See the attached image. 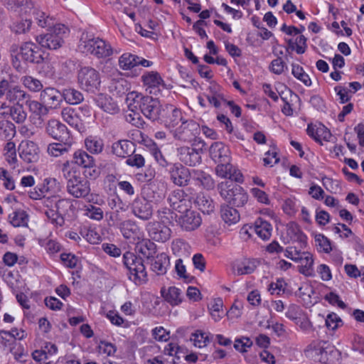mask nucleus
<instances>
[{
    "label": "nucleus",
    "mask_w": 364,
    "mask_h": 364,
    "mask_svg": "<svg viewBox=\"0 0 364 364\" xmlns=\"http://www.w3.org/2000/svg\"><path fill=\"white\" fill-rule=\"evenodd\" d=\"M61 171L66 181V191L69 195L75 198H85L90 195V182L81 177L75 167L70 166V161L67 160L62 164Z\"/></svg>",
    "instance_id": "1"
},
{
    "label": "nucleus",
    "mask_w": 364,
    "mask_h": 364,
    "mask_svg": "<svg viewBox=\"0 0 364 364\" xmlns=\"http://www.w3.org/2000/svg\"><path fill=\"white\" fill-rule=\"evenodd\" d=\"M123 263L129 270V279L136 285H141L147 282V272L141 257L132 252H126L123 255Z\"/></svg>",
    "instance_id": "2"
},
{
    "label": "nucleus",
    "mask_w": 364,
    "mask_h": 364,
    "mask_svg": "<svg viewBox=\"0 0 364 364\" xmlns=\"http://www.w3.org/2000/svg\"><path fill=\"white\" fill-rule=\"evenodd\" d=\"M218 188L220 196L230 205L242 207L248 200V195L242 187L239 185L221 182Z\"/></svg>",
    "instance_id": "3"
},
{
    "label": "nucleus",
    "mask_w": 364,
    "mask_h": 364,
    "mask_svg": "<svg viewBox=\"0 0 364 364\" xmlns=\"http://www.w3.org/2000/svg\"><path fill=\"white\" fill-rule=\"evenodd\" d=\"M79 48L86 53H89L98 58L109 57L113 53L111 45L100 38H81Z\"/></svg>",
    "instance_id": "4"
},
{
    "label": "nucleus",
    "mask_w": 364,
    "mask_h": 364,
    "mask_svg": "<svg viewBox=\"0 0 364 364\" xmlns=\"http://www.w3.org/2000/svg\"><path fill=\"white\" fill-rule=\"evenodd\" d=\"M141 113L152 122H159L164 105L160 104L156 98L150 96H141L136 97Z\"/></svg>",
    "instance_id": "5"
},
{
    "label": "nucleus",
    "mask_w": 364,
    "mask_h": 364,
    "mask_svg": "<svg viewBox=\"0 0 364 364\" xmlns=\"http://www.w3.org/2000/svg\"><path fill=\"white\" fill-rule=\"evenodd\" d=\"M77 82L82 90L94 93L100 90V73L91 67L81 68L77 73Z\"/></svg>",
    "instance_id": "6"
},
{
    "label": "nucleus",
    "mask_w": 364,
    "mask_h": 364,
    "mask_svg": "<svg viewBox=\"0 0 364 364\" xmlns=\"http://www.w3.org/2000/svg\"><path fill=\"white\" fill-rule=\"evenodd\" d=\"M192 198L184 190L176 189L169 193L167 200L173 210L183 213L191 207Z\"/></svg>",
    "instance_id": "7"
},
{
    "label": "nucleus",
    "mask_w": 364,
    "mask_h": 364,
    "mask_svg": "<svg viewBox=\"0 0 364 364\" xmlns=\"http://www.w3.org/2000/svg\"><path fill=\"white\" fill-rule=\"evenodd\" d=\"M173 137L181 141H192L199 133V125L193 120H183L171 131Z\"/></svg>",
    "instance_id": "8"
},
{
    "label": "nucleus",
    "mask_w": 364,
    "mask_h": 364,
    "mask_svg": "<svg viewBox=\"0 0 364 364\" xmlns=\"http://www.w3.org/2000/svg\"><path fill=\"white\" fill-rule=\"evenodd\" d=\"M168 171L171 181L176 186L184 187L189 184L192 171L181 164H170Z\"/></svg>",
    "instance_id": "9"
},
{
    "label": "nucleus",
    "mask_w": 364,
    "mask_h": 364,
    "mask_svg": "<svg viewBox=\"0 0 364 364\" xmlns=\"http://www.w3.org/2000/svg\"><path fill=\"white\" fill-rule=\"evenodd\" d=\"M141 80L146 87V90L151 95L157 96L161 90L166 88L164 80L158 72H146L141 76Z\"/></svg>",
    "instance_id": "10"
},
{
    "label": "nucleus",
    "mask_w": 364,
    "mask_h": 364,
    "mask_svg": "<svg viewBox=\"0 0 364 364\" xmlns=\"http://www.w3.org/2000/svg\"><path fill=\"white\" fill-rule=\"evenodd\" d=\"M146 230L151 239L159 242H166L171 235V230L164 224V221L149 222L146 226Z\"/></svg>",
    "instance_id": "11"
},
{
    "label": "nucleus",
    "mask_w": 364,
    "mask_h": 364,
    "mask_svg": "<svg viewBox=\"0 0 364 364\" xmlns=\"http://www.w3.org/2000/svg\"><path fill=\"white\" fill-rule=\"evenodd\" d=\"M160 124L169 129H175L184 119L181 109L176 108L172 105H164Z\"/></svg>",
    "instance_id": "12"
},
{
    "label": "nucleus",
    "mask_w": 364,
    "mask_h": 364,
    "mask_svg": "<svg viewBox=\"0 0 364 364\" xmlns=\"http://www.w3.org/2000/svg\"><path fill=\"white\" fill-rule=\"evenodd\" d=\"M40 100L45 105L48 111L58 109L63 101V92L54 87H46L41 91Z\"/></svg>",
    "instance_id": "13"
},
{
    "label": "nucleus",
    "mask_w": 364,
    "mask_h": 364,
    "mask_svg": "<svg viewBox=\"0 0 364 364\" xmlns=\"http://www.w3.org/2000/svg\"><path fill=\"white\" fill-rule=\"evenodd\" d=\"M46 132L53 139L63 141L70 139L67 127L56 119H50L46 124Z\"/></svg>",
    "instance_id": "14"
},
{
    "label": "nucleus",
    "mask_w": 364,
    "mask_h": 364,
    "mask_svg": "<svg viewBox=\"0 0 364 364\" xmlns=\"http://www.w3.org/2000/svg\"><path fill=\"white\" fill-rule=\"evenodd\" d=\"M130 89L129 82L123 77L112 79L109 85V90L114 95L121 97L127 95V100L132 97L134 100H136V97H139V95L134 92H130Z\"/></svg>",
    "instance_id": "15"
},
{
    "label": "nucleus",
    "mask_w": 364,
    "mask_h": 364,
    "mask_svg": "<svg viewBox=\"0 0 364 364\" xmlns=\"http://www.w3.org/2000/svg\"><path fill=\"white\" fill-rule=\"evenodd\" d=\"M177 151L179 160L186 166H195L201 162L202 149L181 146Z\"/></svg>",
    "instance_id": "16"
},
{
    "label": "nucleus",
    "mask_w": 364,
    "mask_h": 364,
    "mask_svg": "<svg viewBox=\"0 0 364 364\" xmlns=\"http://www.w3.org/2000/svg\"><path fill=\"white\" fill-rule=\"evenodd\" d=\"M132 212L138 218L148 220L153 215L152 205L144 198H136L132 203Z\"/></svg>",
    "instance_id": "17"
},
{
    "label": "nucleus",
    "mask_w": 364,
    "mask_h": 364,
    "mask_svg": "<svg viewBox=\"0 0 364 364\" xmlns=\"http://www.w3.org/2000/svg\"><path fill=\"white\" fill-rule=\"evenodd\" d=\"M178 218V223L182 229L192 231L197 229L202 223L200 215L193 210H187Z\"/></svg>",
    "instance_id": "18"
},
{
    "label": "nucleus",
    "mask_w": 364,
    "mask_h": 364,
    "mask_svg": "<svg viewBox=\"0 0 364 364\" xmlns=\"http://www.w3.org/2000/svg\"><path fill=\"white\" fill-rule=\"evenodd\" d=\"M19 156L26 163H35L39 159L37 144L31 141H23L18 147Z\"/></svg>",
    "instance_id": "19"
},
{
    "label": "nucleus",
    "mask_w": 364,
    "mask_h": 364,
    "mask_svg": "<svg viewBox=\"0 0 364 364\" xmlns=\"http://www.w3.org/2000/svg\"><path fill=\"white\" fill-rule=\"evenodd\" d=\"M210 156L215 163L230 161V151L228 146L220 141H216L211 144Z\"/></svg>",
    "instance_id": "20"
},
{
    "label": "nucleus",
    "mask_w": 364,
    "mask_h": 364,
    "mask_svg": "<svg viewBox=\"0 0 364 364\" xmlns=\"http://www.w3.org/2000/svg\"><path fill=\"white\" fill-rule=\"evenodd\" d=\"M61 117L66 123L78 132H82L85 129L82 120L73 108L64 107L61 111Z\"/></svg>",
    "instance_id": "21"
},
{
    "label": "nucleus",
    "mask_w": 364,
    "mask_h": 364,
    "mask_svg": "<svg viewBox=\"0 0 364 364\" xmlns=\"http://www.w3.org/2000/svg\"><path fill=\"white\" fill-rule=\"evenodd\" d=\"M135 144L127 139L119 140L112 144V152L118 157L126 158L135 151Z\"/></svg>",
    "instance_id": "22"
},
{
    "label": "nucleus",
    "mask_w": 364,
    "mask_h": 364,
    "mask_svg": "<svg viewBox=\"0 0 364 364\" xmlns=\"http://www.w3.org/2000/svg\"><path fill=\"white\" fill-rule=\"evenodd\" d=\"M119 229L127 240H135L136 238L139 239L140 228L136 223L132 220H123L119 224Z\"/></svg>",
    "instance_id": "23"
},
{
    "label": "nucleus",
    "mask_w": 364,
    "mask_h": 364,
    "mask_svg": "<svg viewBox=\"0 0 364 364\" xmlns=\"http://www.w3.org/2000/svg\"><path fill=\"white\" fill-rule=\"evenodd\" d=\"M95 102L97 107L107 113L115 114L119 112V107L110 96L100 94L96 97Z\"/></svg>",
    "instance_id": "24"
},
{
    "label": "nucleus",
    "mask_w": 364,
    "mask_h": 364,
    "mask_svg": "<svg viewBox=\"0 0 364 364\" xmlns=\"http://www.w3.org/2000/svg\"><path fill=\"white\" fill-rule=\"evenodd\" d=\"M36 41L42 46L48 49L55 50L62 46L63 43V37L54 35L53 33H48L36 37Z\"/></svg>",
    "instance_id": "25"
},
{
    "label": "nucleus",
    "mask_w": 364,
    "mask_h": 364,
    "mask_svg": "<svg viewBox=\"0 0 364 364\" xmlns=\"http://www.w3.org/2000/svg\"><path fill=\"white\" fill-rule=\"evenodd\" d=\"M30 98V95L24 90H21L19 86L14 85L11 82L9 88L6 93V99L10 102L16 103V105H21V103Z\"/></svg>",
    "instance_id": "26"
},
{
    "label": "nucleus",
    "mask_w": 364,
    "mask_h": 364,
    "mask_svg": "<svg viewBox=\"0 0 364 364\" xmlns=\"http://www.w3.org/2000/svg\"><path fill=\"white\" fill-rule=\"evenodd\" d=\"M70 162L83 168H92L95 166L94 158L82 149L76 150L73 155V160Z\"/></svg>",
    "instance_id": "27"
},
{
    "label": "nucleus",
    "mask_w": 364,
    "mask_h": 364,
    "mask_svg": "<svg viewBox=\"0 0 364 364\" xmlns=\"http://www.w3.org/2000/svg\"><path fill=\"white\" fill-rule=\"evenodd\" d=\"M135 250L144 257L151 259L156 252V245L149 239H142L136 242Z\"/></svg>",
    "instance_id": "28"
},
{
    "label": "nucleus",
    "mask_w": 364,
    "mask_h": 364,
    "mask_svg": "<svg viewBox=\"0 0 364 364\" xmlns=\"http://www.w3.org/2000/svg\"><path fill=\"white\" fill-rule=\"evenodd\" d=\"M37 46L31 42H26L21 46V55L25 61L38 63L41 55H38Z\"/></svg>",
    "instance_id": "29"
},
{
    "label": "nucleus",
    "mask_w": 364,
    "mask_h": 364,
    "mask_svg": "<svg viewBox=\"0 0 364 364\" xmlns=\"http://www.w3.org/2000/svg\"><path fill=\"white\" fill-rule=\"evenodd\" d=\"M161 294L164 300L171 306H177L182 301V291L176 287H162Z\"/></svg>",
    "instance_id": "30"
},
{
    "label": "nucleus",
    "mask_w": 364,
    "mask_h": 364,
    "mask_svg": "<svg viewBox=\"0 0 364 364\" xmlns=\"http://www.w3.org/2000/svg\"><path fill=\"white\" fill-rule=\"evenodd\" d=\"M250 228L263 240H269L272 235V228L271 224L260 218L257 219L254 226Z\"/></svg>",
    "instance_id": "31"
},
{
    "label": "nucleus",
    "mask_w": 364,
    "mask_h": 364,
    "mask_svg": "<svg viewBox=\"0 0 364 364\" xmlns=\"http://www.w3.org/2000/svg\"><path fill=\"white\" fill-rule=\"evenodd\" d=\"M63 143L53 142L48 144L47 153L53 157H59L68 153L72 146V139L62 141Z\"/></svg>",
    "instance_id": "32"
},
{
    "label": "nucleus",
    "mask_w": 364,
    "mask_h": 364,
    "mask_svg": "<svg viewBox=\"0 0 364 364\" xmlns=\"http://www.w3.org/2000/svg\"><path fill=\"white\" fill-rule=\"evenodd\" d=\"M169 264V257L162 252L155 257L151 263V269L158 275H164L166 273Z\"/></svg>",
    "instance_id": "33"
},
{
    "label": "nucleus",
    "mask_w": 364,
    "mask_h": 364,
    "mask_svg": "<svg viewBox=\"0 0 364 364\" xmlns=\"http://www.w3.org/2000/svg\"><path fill=\"white\" fill-rule=\"evenodd\" d=\"M194 202L198 209L204 214H210L215 210V203L213 199L203 193H199Z\"/></svg>",
    "instance_id": "34"
},
{
    "label": "nucleus",
    "mask_w": 364,
    "mask_h": 364,
    "mask_svg": "<svg viewBox=\"0 0 364 364\" xmlns=\"http://www.w3.org/2000/svg\"><path fill=\"white\" fill-rule=\"evenodd\" d=\"M191 177L207 190L213 189L215 187V181L211 176L202 170H192Z\"/></svg>",
    "instance_id": "35"
},
{
    "label": "nucleus",
    "mask_w": 364,
    "mask_h": 364,
    "mask_svg": "<svg viewBox=\"0 0 364 364\" xmlns=\"http://www.w3.org/2000/svg\"><path fill=\"white\" fill-rule=\"evenodd\" d=\"M43 191L45 197L48 196V198L51 196L54 197L61 191L60 183L55 178H45L43 182L41 183Z\"/></svg>",
    "instance_id": "36"
},
{
    "label": "nucleus",
    "mask_w": 364,
    "mask_h": 364,
    "mask_svg": "<svg viewBox=\"0 0 364 364\" xmlns=\"http://www.w3.org/2000/svg\"><path fill=\"white\" fill-rule=\"evenodd\" d=\"M220 216L225 223L228 225L236 224L240 220L238 211L227 205L221 206Z\"/></svg>",
    "instance_id": "37"
},
{
    "label": "nucleus",
    "mask_w": 364,
    "mask_h": 364,
    "mask_svg": "<svg viewBox=\"0 0 364 364\" xmlns=\"http://www.w3.org/2000/svg\"><path fill=\"white\" fill-rule=\"evenodd\" d=\"M85 145L88 151L93 154H100L104 149V141L100 137L90 136L85 139Z\"/></svg>",
    "instance_id": "38"
},
{
    "label": "nucleus",
    "mask_w": 364,
    "mask_h": 364,
    "mask_svg": "<svg viewBox=\"0 0 364 364\" xmlns=\"http://www.w3.org/2000/svg\"><path fill=\"white\" fill-rule=\"evenodd\" d=\"M33 15L38 26L41 28H51L54 25V18L38 9H34Z\"/></svg>",
    "instance_id": "39"
},
{
    "label": "nucleus",
    "mask_w": 364,
    "mask_h": 364,
    "mask_svg": "<svg viewBox=\"0 0 364 364\" xmlns=\"http://www.w3.org/2000/svg\"><path fill=\"white\" fill-rule=\"evenodd\" d=\"M63 100L70 105H78L84 100L83 95L74 88H67L63 90Z\"/></svg>",
    "instance_id": "40"
},
{
    "label": "nucleus",
    "mask_w": 364,
    "mask_h": 364,
    "mask_svg": "<svg viewBox=\"0 0 364 364\" xmlns=\"http://www.w3.org/2000/svg\"><path fill=\"white\" fill-rule=\"evenodd\" d=\"M138 56L130 53L122 54L119 58V66L123 70H129L137 66Z\"/></svg>",
    "instance_id": "41"
},
{
    "label": "nucleus",
    "mask_w": 364,
    "mask_h": 364,
    "mask_svg": "<svg viewBox=\"0 0 364 364\" xmlns=\"http://www.w3.org/2000/svg\"><path fill=\"white\" fill-rule=\"evenodd\" d=\"M9 221L14 227H25L28 225V216L23 210H16L9 215Z\"/></svg>",
    "instance_id": "42"
},
{
    "label": "nucleus",
    "mask_w": 364,
    "mask_h": 364,
    "mask_svg": "<svg viewBox=\"0 0 364 364\" xmlns=\"http://www.w3.org/2000/svg\"><path fill=\"white\" fill-rule=\"evenodd\" d=\"M32 23L31 19H18L13 22L10 28L16 34H25L31 30Z\"/></svg>",
    "instance_id": "43"
},
{
    "label": "nucleus",
    "mask_w": 364,
    "mask_h": 364,
    "mask_svg": "<svg viewBox=\"0 0 364 364\" xmlns=\"http://www.w3.org/2000/svg\"><path fill=\"white\" fill-rule=\"evenodd\" d=\"M16 134L15 125L9 121H1L0 122V137L9 140Z\"/></svg>",
    "instance_id": "44"
},
{
    "label": "nucleus",
    "mask_w": 364,
    "mask_h": 364,
    "mask_svg": "<svg viewBox=\"0 0 364 364\" xmlns=\"http://www.w3.org/2000/svg\"><path fill=\"white\" fill-rule=\"evenodd\" d=\"M26 104L28 106L29 111L36 115H47L49 112L45 105L41 101L38 102L36 100H31L28 98L26 99Z\"/></svg>",
    "instance_id": "45"
},
{
    "label": "nucleus",
    "mask_w": 364,
    "mask_h": 364,
    "mask_svg": "<svg viewBox=\"0 0 364 364\" xmlns=\"http://www.w3.org/2000/svg\"><path fill=\"white\" fill-rule=\"evenodd\" d=\"M304 259L300 263L299 272L305 276L309 277L313 275L314 259L311 254H304Z\"/></svg>",
    "instance_id": "46"
},
{
    "label": "nucleus",
    "mask_w": 364,
    "mask_h": 364,
    "mask_svg": "<svg viewBox=\"0 0 364 364\" xmlns=\"http://www.w3.org/2000/svg\"><path fill=\"white\" fill-rule=\"evenodd\" d=\"M256 268L254 261L245 259L235 265V271L238 275L249 274L252 273Z\"/></svg>",
    "instance_id": "47"
},
{
    "label": "nucleus",
    "mask_w": 364,
    "mask_h": 364,
    "mask_svg": "<svg viewBox=\"0 0 364 364\" xmlns=\"http://www.w3.org/2000/svg\"><path fill=\"white\" fill-rule=\"evenodd\" d=\"M21 82L22 84L31 92H39L43 87L42 82L38 79L32 76L23 77Z\"/></svg>",
    "instance_id": "48"
},
{
    "label": "nucleus",
    "mask_w": 364,
    "mask_h": 364,
    "mask_svg": "<svg viewBox=\"0 0 364 364\" xmlns=\"http://www.w3.org/2000/svg\"><path fill=\"white\" fill-rule=\"evenodd\" d=\"M291 67V73L297 80L302 82L306 86H310L311 85V80L309 75L305 73L301 66L293 63Z\"/></svg>",
    "instance_id": "49"
},
{
    "label": "nucleus",
    "mask_w": 364,
    "mask_h": 364,
    "mask_svg": "<svg viewBox=\"0 0 364 364\" xmlns=\"http://www.w3.org/2000/svg\"><path fill=\"white\" fill-rule=\"evenodd\" d=\"M210 314L215 321H218L224 314L223 301L220 299H215L208 306Z\"/></svg>",
    "instance_id": "50"
},
{
    "label": "nucleus",
    "mask_w": 364,
    "mask_h": 364,
    "mask_svg": "<svg viewBox=\"0 0 364 364\" xmlns=\"http://www.w3.org/2000/svg\"><path fill=\"white\" fill-rule=\"evenodd\" d=\"M56 212L61 215H67L73 213L75 207L70 199H59L55 203Z\"/></svg>",
    "instance_id": "51"
},
{
    "label": "nucleus",
    "mask_w": 364,
    "mask_h": 364,
    "mask_svg": "<svg viewBox=\"0 0 364 364\" xmlns=\"http://www.w3.org/2000/svg\"><path fill=\"white\" fill-rule=\"evenodd\" d=\"M9 111L11 118L16 123H23L26 119L27 114L22 105H14L9 108Z\"/></svg>",
    "instance_id": "52"
},
{
    "label": "nucleus",
    "mask_w": 364,
    "mask_h": 364,
    "mask_svg": "<svg viewBox=\"0 0 364 364\" xmlns=\"http://www.w3.org/2000/svg\"><path fill=\"white\" fill-rule=\"evenodd\" d=\"M287 234L291 237H293L294 240H299L301 243V247L306 246V237L296 224H291L288 226Z\"/></svg>",
    "instance_id": "53"
},
{
    "label": "nucleus",
    "mask_w": 364,
    "mask_h": 364,
    "mask_svg": "<svg viewBox=\"0 0 364 364\" xmlns=\"http://www.w3.org/2000/svg\"><path fill=\"white\" fill-rule=\"evenodd\" d=\"M85 215L90 219L100 221L103 218V210L93 205H88L85 207Z\"/></svg>",
    "instance_id": "54"
},
{
    "label": "nucleus",
    "mask_w": 364,
    "mask_h": 364,
    "mask_svg": "<svg viewBox=\"0 0 364 364\" xmlns=\"http://www.w3.org/2000/svg\"><path fill=\"white\" fill-rule=\"evenodd\" d=\"M289 47L294 50L295 48L296 53L302 54L305 53L306 48V38L304 36L300 35L297 36L294 43L292 40L289 41Z\"/></svg>",
    "instance_id": "55"
},
{
    "label": "nucleus",
    "mask_w": 364,
    "mask_h": 364,
    "mask_svg": "<svg viewBox=\"0 0 364 364\" xmlns=\"http://www.w3.org/2000/svg\"><path fill=\"white\" fill-rule=\"evenodd\" d=\"M4 156L10 165H14L17 161L16 146L14 142L9 141L4 146Z\"/></svg>",
    "instance_id": "56"
},
{
    "label": "nucleus",
    "mask_w": 364,
    "mask_h": 364,
    "mask_svg": "<svg viewBox=\"0 0 364 364\" xmlns=\"http://www.w3.org/2000/svg\"><path fill=\"white\" fill-rule=\"evenodd\" d=\"M191 340L193 341L196 347L203 348L209 342V337L206 333L202 332L201 331H196L192 334Z\"/></svg>",
    "instance_id": "57"
},
{
    "label": "nucleus",
    "mask_w": 364,
    "mask_h": 364,
    "mask_svg": "<svg viewBox=\"0 0 364 364\" xmlns=\"http://www.w3.org/2000/svg\"><path fill=\"white\" fill-rule=\"evenodd\" d=\"M125 120L132 124V125L136 127H143L144 122L143 119L141 117L140 114L134 111L133 109H129L127 111L124 115Z\"/></svg>",
    "instance_id": "58"
},
{
    "label": "nucleus",
    "mask_w": 364,
    "mask_h": 364,
    "mask_svg": "<svg viewBox=\"0 0 364 364\" xmlns=\"http://www.w3.org/2000/svg\"><path fill=\"white\" fill-rule=\"evenodd\" d=\"M252 346V341L247 337L237 338L234 343V348L240 353H245L247 348Z\"/></svg>",
    "instance_id": "59"
},
{
    "label": "nucleus",
    "mask_w": 364,
    "mask_h": 364,
    "mask_svg": "<svg viewBox=\"0 0 364 364\" xmlns=\"http://www.w3.org/2000/svg\"><path fill=\"white\" fill-rule=\"evenodd\" d=\"M165 355L175 356L178 359L181 358V354L183 353V348L176 343H169L164 350Z\"/></svg>",
    "instance_id": "60"
},
{
    "label": "nucleus",
    "mask_w": 364,
    "mask_h": 364,
    "mask_svg": "<svg viewBox=\"0 0 364 364\" xmlns=\"http://www.w3.org/2000/svg\"><path fill=\"white\" fill-rule=\"evenodd\" d=\"M287 284L283 279H277L276 282H272L268 288L271 294L280 295L286 290Z\"/></svg>",
    "instance_id": "61"
},
{
    "label": "nucleus",
    "mask_w": 364,
    "mask_h": 364,
    "mask_svg": "<svg viewBox=\"0 0 364 364\" xmlns=\"http://www.w3.org/2000/svg\"><path fill=\"white\" fill-rule=\"evenodd\" d=\"M217 164L218 165L215 168L216 174L219 177L228 178L232 167V165L230 164V161L220 162Z\"/></svg>",
    "instance_id": "62"
},
{
    "label": "nucleus",
    "mask_w": 364,
    "mask_h": 364,
    "mask_svg": "<svg viewBox=\"0 0 364 364\" xmlns=\"http://www.w3.org/2000/svg\"><path fill=\"white\" fill-rule=\"evenodd\" d=\"M151 335L156 341H159V342L167 341L170 338L169 332L167 331L162 326H159V327L154 328L151 331Z\"/></svg>",
    "instance_id": "63"
},
{
    "label": "nucleus",
    "mask_w": 364,
    "mask_h": 364,
    "mask_svg": "<svg viewBox=\"0 0 364 364\" xmlns=\"http://www.w3.org/2000/svg\"><path fill=\"white\" fill-rule=\"evenodd\" d=\"M325 322L326 327L333 331L342 324V320L335 313L328 314Z\"/></svg>",
    "instance_id": "64"
}]
</instances>
